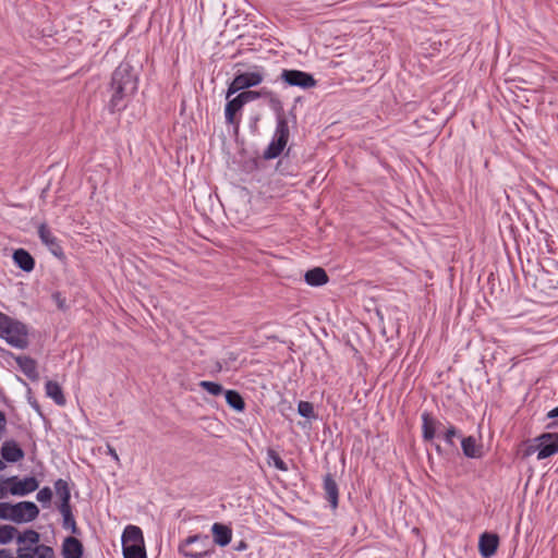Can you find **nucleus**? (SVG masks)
<instances>
[{
  "label": "nucleus",
  "mask_w": 558,
  "mask_h": 558,
  "mask_svg": "<svg viewBox=\"0 0 558 558\" xmlns=\"http://www.w3.org/2000/svg\"><path fill=\"white\" fill-rule=\"evenodd\" d=\"M39 515V508L33 501H19L16 504L0 502V519L15 524L29 523Z\"/></svg>",
  "instance_id": "obj_1"
},
{
  "label": "nucleus",
  "mask_w": 558,
  "mask_h": 558,
  "mask_svg": "<svg viewBox=\"0 0 558 558\" xmlns=\"http://www.w3.org/2000/svg\"><path fill=\"white\" fill-rule=\"evenodd\" d=\"M178 551L185 558H211L215 547L208 535L195 534L183 539L179 544Z\"/></svg>",
  "instance_id": "obj_2"
},
{
  "label": "nucleus",
  "mask_w": 558,
  "mask_h": 558,
  "mask_svg": "<svg viewBox=\"0 0 558 558\" xmlns=\"http://www.w3.org/2000/svg\"><path fill=\"white\" fill-rule=\"evenodd\" d=\"M264 77L265 70L259 65H252L247 71L238 70L233 80L228 85L226 99H229L232 95L240 90L258 86L264 81Z\"/></svg>",
  "instance_id": "obj_3"
},
{
  "label": "nucleus",
  "mask_w": 558,
  "mask_h": 558,
  "mask_svg": "<svg viewBox=\"0 0 558 558\" xmlns=\"http://www.w3.org/2000/svg\"><path fill=\"white\" fill-rule=\"evenodd\" d=\"M121 543L123 558H147L141 527L132 524L125 526L121 536Z\"/></svg>",
  "instance_id": "obj_4"
},
{
  "label": "nucleus",
  "mask_w": 558,
  "mask_h": 558,
  "mask_svg": "<svg viewBox=\"0 0 558 558\" xmlns=\"http://www.w3.org/2000/svg\"><path fill=\"white\" fill-rule=\"evenodd\" d=\"M0 333V338L13 348L25 349L28 345L27 326L9 315H7L5 323L2 324Z\"/></svg>",
  "instance_id": "obj_5"
},
{
  "label": "nucleus",
  "mask_w": 558,
  "mask_h": 558,
  "mask_svg": "<svg viewBox=\"0 0 558 558\" xmlns=\"http://www.w3.org/2000/svg\"><path fill=\"white\" fill-rule=\"evenodd\" d=\"M110 84L137 92L138 73L129 61L123 60L112 72Z\"/></svg>",
  "instance_id": "obj_6"
},
{
  "label": "nucleus",
  "mask_w": 558,
  "mask_h": 558,
  "mask_svg": "<svg viewBox=\"0 0 558 558\" xmlns=\"http://www.w3.org/2000/svg\"><path fill=\"white\" fill-rule=\"evenodd\" d=\"M537 446H530L526 456L537 452V460H544L558 452V433H544L536 438Z\"/></svg>",
  "instance_id": "obj_7"
},
{
  "label": "nucleus",
  "mask_w": 558,
  "mask_h": 558,
  "mask_svg": "<svg viewBox=\"0 0 558 558\" xmlns=\"http://www.w3.org/2000/svg\"><path fill=\"white\" fill-rule=\"evenodd\" d=\"M0 558H56L54 550L51 546L40 545L39 547L17 546L16 556L8 548L0 549Z\"/></svg>",
  "instance_id": "obj_8"
},
{
  "label": "nucleus",
  "mask_w": 558,
  "mask_h": 558,
  "mask_svg": "<svg viewBox=\"0 0 558 558\" xmlns=\"http://www.w3.org/2000/svg\"><path fill=\"white\" fill-rule=\"evenodd\" d=\"M280 80L288 86L300 87L308 89L315 87L317 82L311 73L301 70L283 69L280 74Z\"/></svg>",
  "instance_id": "obj_9"
},
{
  "label": "nucleus",
  "mask_w": 558,
  "mask_h": 558,
  "mask_svg": "<svg viewBox=\"0 0 558 558\" xmlns=\"http://www.w3.org/2000/svg\"><path fill=\"white\" fill-rule=\"evenodd\" d=\"M3 484H8L10 495L12 496H26L39 487V482L34 476H26L21 480L19 476L13 475L3 478Z\"/></svg>",
  "instance_id": "obj_10"
},
{
  "label": "nucleus",
  "mask_w": 558,
  "mask_h": 558,
  "mask_svg": "<svg viewBox=\"0 0 558 558\" xmlns=\"http://www.w3.org/2000/svg\"><path fill=\"white\" fill-rule=\"evenodd\" d=\"M110 99L108 101V110L111 113L120 112L126 108V102L136 90L129 89L123 86L112 85L109 86Z\"/></svg>",
  "instance_id": "obj_11"
},
{
  "label": "nucleus",
  "mask_w": 558,
  "mask_h": 558,
  "mask_svg": "<svg viewBox=\"0 0 558 558\" xmlns=\"http://www.w3.org/2000/svg\"><path fill=\"white\" fill-rule=\"evenodd\" d=\"M38 236L53 256L59 259L65 257L59 239L53 235L47 223L43 222L38 226Z\"/></svg>",
  "instance_id": "obj_12"
},
{
  "label": "nucleus",
  "mask_w": 558,
  "mask_h": 558,
  "mask_svg": "<svg viewBox=\"0 0 558 558\" xmlns=\"http://www.w3.org/2000/svg\"><path fill=\"white\" fill-rule=\"evenodd\" d=\"M422 420V438L424 441H433L436 437L437 429L442 426L441 422L435 418L430 412L424 411L421 414Z\"/></svg>",
  "instance_id": "obj_13"
},
{
  "label": "nucleus",
  "mask_w": 558,
  "mask_h": 558,
  "mask_svg": "<svg viewBox=\"0 0 558 558\" xmlns=\"http://www.w3.org/2000/svg\"><path fill=\"white\" fill-rule=\"evenodd\" d=\"M323 489L325 499L329 502L330 508L336 510L339 504V488L332 474L327 473L324 475Z\"/></svg>",
  "instance_id": "obj_14"
},
{
  "label": "nucleus",
  "mask_w": 558,
  "mask_h": 558,
  "mask_svg": "<svg viewBox=\"0 0 558 558\" xmlns=\"http://www.w3.org/2000/svg\"><path fill=\"white\" fill-rule=\"evenodd\" d=\"M499 537L495 533L484 532L478 539V551L483 558H490L497 551Z\"/></svg>",
  "instance_id": "obj_15"
},
{
  "label": "nucleus",
  "mask_w": 558,
  "mask_h": 558,
  "mask_svg": "<svg viewBox=\"0 0 558 558\" xmlns=\"http://www.w3.org/2000/svg\"><path fill=\"white\" fill-rule=\"evenodd\" d=\"M227 104L225 106V119L228 124L239 125L240 120L236 119V113L241 112L243 107L246 105L241 97L240 94H238L233 98L227 99Z\"/></svg>",
  "instance_id": "obj_16"
},
{
  "label": "nucleus",
  "mask_w": 558,
  "mask_h": 558,
  "mask_svg": "<svg viewBox=\"0 0 558 558\" xmlns=\"http://www.w3.org/2000/svg\"><path fill=\"white\" fill-rule=\"evenodd\" d=\"M0 454L3 461L15 463L22 460L25 456L24 450L17 445L15 440H5L0 448Z\"/></svg>",
  "instance_id": "obj_17"
},
{
  "label": "nucleus",
  "mask_w": 558,
  "mask_h": 558,
  "mask_svg": "<svg viewBox=\"0 0 558 558\" xmlns=\"http://www.w3.org/2000/svg\"><path fill=\"white\" fill-rule=\"evenodd\" d=\"M211 533L214 537V544H217L220 547H226L231 543L232 530L228 525L216 522L211 526Z\"/></svg>",
  "instance_id": "obj_18"
},
{
  "label": "nucleus",
  "mask_w": 558,
  "mask_h": 558,
  "mask_svg": "<svg viewBox=\"0 0 558 558\" xmlns=\"http://www.w3.org/2000/svg\"><path fill=\"white\" fill-rule=\"evenodd\" d=\"M84 553L83 544L73 536L64 538L62 544L63 558H82Z\"/></svg>",
  "instance_id": "obj_19"
},
{
  "label": "nucleus",
  "mask_w": 558,
  "mask_h": 558,
  "mask_svg": "<svg viewBox=\"0 0 558 558\" xmlns=\"http://www.w3.org/2000/svg\"><path fill=\"white\" fill-rule=\"evenodd\" d=\"M14 264L23 271L31 272L35 267V259L25 248H17L12 255Z\"/></svg>",
  "instance_id": "obj_20"
},
{
  "label": "nucleus",
  "mask_w": 558,
  "mask_h": 558,
  "mask_svg": "<svg viewBox=\"0 0 558 558\" xmlns=\"http://www.w3.org/2000/svg\"><path fill=\"white\" fill-rule=\"evenodd\" d=\"M39 542H40V534L37 531H35L33 529H27L23 532L19 531V535L16 537V543L19 546L31 547V548L39 547L41 545Z\"/></svg>",
  "instance_id": "obj_21"
},
{
  "label": "nucleus",
  "mask_w": 558,
  "mask_h": 558,
  "mask_svg": "<svg viewBox=\"0 0 558 558\" xmlns=\"http://www.w3.org/2000/svg\"><path fill=\"white\" fill-rule=\"evenodd\" d=\"M461 447L466 458L477 459L482 457V446L477 445L474 436L461 437Z\"/></svg>",
  "instance_id": "obj_22"
},
{
  "label": "nucleus",
  "mask_w": 558,
  "mask_h": 558,
  "mask_svg": "<svg viewBox=\"0 0 558 558\" xmlns=\"http://www.w3.org/2000/svg\"><path fill=\"white\" fill-rule=\"evenodd\" d=\"M54 490L60 499L58 508H68L71 506V490L69 483L65 480L59 478L54 482Z\"/></svg>",
  "instance_id": "obj_23"
},
{
  "label": "nucleus",
  "mask_w": 558,
  "mask_h": 558,
  "mask_svg": "<svg viewBox=\"0 0 558 558\" xmlns=\"http://www.w3.org/2000/svg\"><path fill=\"white\" fill-rule=\"evenodd\" d=\"M305 282L311 287H320L328 282L327 272L320 268L315 267L305 272Z\"/></svg>",
  "instance_id": "obj_24"
},
{
  "label": "nucleus",
  "mask_w": 558,
  "mask_h": 558,
  "mask_svg": "<svg viewBox=\"0 0 558 558\" xmlns=\"http://www.w3.org/2000/svg\"><path fill=\"white\" fill-rule=\"evenodd\" d=\"M287 144V142L272 136L270 143L263 153V158L265 160L278 158L283 153Z\"/></svg>",
  "instance_id": "obj_25"
},
{
  "label": "nucleus",
  "mask_w": 558,
  "mask_h": 558,
  "mask_svg": "<svg viewBox=\"0 0 558 558\" xmlns=\"http://www.w3.org/2000/svg\"><path fill=\"white\" fill-rule=\"evenodd\" d=\"M47 397L51 398L56 404L62 407L66 403L61 386L54 380H47L45 385Z\"/></svg>",
  "instance_id": "obj_26"
},
{
  "label": "nucleus",
  "mask_w": 558,
  "mask_h": 558,
  "mask_svg": "<svg viewBox=\"0 0 558 558\" xmlns=\"http://www.w3.org/2000/svg\"><path fill=\"white\" fill-rule=\"evenodd\" d=\"M16 363L20 369L23 372V374L27 376L31 380H36L38 378L35 360H33L29 356H19L16 359Z\"/></svg>",
  "instance_id": "obj_27"
},
{
  "label": "nucleus",
  "mask_w": 558,
  "mask_h": 558,
  "mask_svg": "<svg viewBox=\"0 0 558 558\" xmlns=\"http://www.w3.org/2000/svg\"><path fill=\"white\" fill-rule=\"evenodd\" d=\"M60 513L62 514V527L64 530H70L72 534L80 535L81 531L76 525L75 518L72 512V507L58 508Z\"/></svg>",
  "instance_id": "obj_28"
},
{
  "label": "nucleus",
  "mask_w": 558,
  "mask_h": 558,
  "mask_svg": "<svg viewBox=\"0 0 558 558\" xmlns=\"http://www.w3.org/2000/svg\"><path fill=\"white\" fill-rule=\"evenodd\" d=\"M225 398L227 404L236 412H243L245 410V401L239 391L229 389L225 391Z\"/></svg>",
  "instance_id": "obj_29"
},
{
  "label": "nucleus",
  "mask_w": 558,
  "mask_h": 558,
  "mask_svg": "<svg viewBox=\"0 0 558 558\" xmlns=\"http://www.w3.org/2000/svg\"><path fill=\"white\" fill-rule=\"evenodd\" d=\"M288 143L290 136L289 123L286 116L276 118V129L274 135Z\"/></svg>",
  "instance_id": "obj_30"
},
{
  "label": "nucleus",
  "mask_w": 558,
  "mask_h": 558,
  "mask_svg": "<svg viewBox=\"0 0 558 558\" xmlns=\"http://www.w3.org/2000/svg\"><path fill=\"white\" fill-rule=\"evenodd\" d=\"M19 530L11 524L0 525V545H7L14 538L16 539Z\"/></svg>",
  "instance_id": "obj_31"
},
{
  "label": "nucleus",
  "mask_w": 558,
  "mask_h": 558,
  "mask_svg": "<svg viewBox=\"0 0 558 558\" xmlns=\"http://www.w3.org/2000/svg\"><path fill=\"white\" fill-rule=\"evenodd\" d=\"M267 461L272 464L277 470L287 472L289 470L288 464L281 459L279 453L274 449L267 450Z\"/></svg>",
  "instance_id": "obj_32"
},
{
  "label": "nucleus",
  "mask_w": 558,
  "mask_h": 558,
  "mask_svg": "<svg viewBox=\"0 0 558 558\" xmlns=\"http://www.w3.org/2000/svg\"><path fill=\"white\" fill-rule=\"evenodd\" d=\"M458 437V438H461L462 437V433L460 429H458L454 425H452L451 423H448V427L445 429L444 432V440L445 442L451 447V448H456V442H454V438Z\"/></svg>",
  "instance_id": "obj_33"
},
{
  "label": "nucleus",
  "mask_w": 558,
  "mask_h": 558,
  "mask_svg": "<svg viewBox=\"0 0 558 558\" xmlns=\"http://www.w3.org/2000/svg\"><path fill=\"white\" fill-rule=\"evenodd\" d=\"M198 386L205 391H207L209 395L215 397L220 396L226 391L222 385L216 381L202 380L198 383Z\"/></svg>",
  "instance_id": "obj_34"
},
{
  "label": "nucleus",
  "mask_w": 558,
  "mask_h": 558,
  "mask_svg": "<svg viewBox=\"0 0 558 558\" xmlns=\"http://www.w3.org/2000/svg\"><path fill=\"white\" fill-rule=\"evenodd\" d=\"M298 413L305 418L308 420H315L317 418V415L314 410L313 403L308 401H300L298 403Z\"/></svg>",
  "instance_id": "obj_35"
},
{
  "label": "nucleus",
  "mask_w": 558,
  "mask_h": 558,
  "mask_svg": "<svg viewBox=\"0 0 558 558\" xmlns=\"http://www.w3.org/2000/svg\"><path fill=\"white\" fill-rule=\"evenodd\" d=\"M268 106L274 111L276 118L286 116L282 101L278 97L277 94L271 96L270 99H268Z\"/></svg>",
  "instance_id": "obj_36"
},
{
  "label": "nucleus",
  "mask_w": 558,
  "mask_h": 558,
  "mask_svg": "<svg viewBox=\"0 0 558 558\" xmlns=\"http://www.w3.org/2000/svg\"><path fill=\"white\" fill-rule=\"evenodd\" d=\"M51 498H52V490L49 486L43 487L41 489L38 490V493L36 495V499L40 504H43V506L49 505L51 501Z\"/></svg>",
  "instance_id": "obj_37"
},
{
  "label": "nucleus",
  "mask_w": 558,
  "mask_h": 558,
  "mask_svg": "<svg viewBox=\"0 0 558 558\" xmlns=\"http://www.w3.org/2000/svg\"><path fill=\"white\" fill-rule=\"evenodd\" d=\"M240 92H241L240 95L243 98L245 104L254 101L259 98L257 90L244 89V90H240Z\"/></svg>",
  "instance_id": "obj_38"
},
{
  "label": "nucleus",
  "mask_w": 558,
  "mask_h": 558,
  "mask_svg": "<svg viewBox=\"0 0 558 558\" xmlns=\"http://www.w3.org/2000/svg\"><path fill=\"white\" fill-rule=\"evenodd\" d=\"M547 417L548 418H558V405L554 409H551L548 413H547ZM556 426H558V422H553V423H549L547 424V428H555Z\"/></svg>",
  "instance_id": "obj_39"
},
{
  "label": "nucleus",
  "mask_w": 558,
  "mask_h": 558,
  "mask_svg": "<svg viewBox=\"0 0 558 558\" xmlns=\"http://www.w3.org/2000/svg\"><path fill=\"white\" fill-rule=\"evenodd\" d=\"M52 298L57 302L59 308L65 310V299L61 296L60 292L53 293Z\"/></svg>",
  "instance_id": "obj_40"
},
{
  "label": "nucleus",
  "mask_w": 558,
  "mask_h": 558,
  "mask_svg": "<svg viewBox=\"0 0 558 558\" xmlns=\"http://www.w3.org/2000/svg\"><path fill=\"white\" fill-rule=\"evenodd\" d=\"M257 94L259 95V98H266L267 100L271 98V96H274L276 93H274L272 90L266 88V87H263L260 89L257 90Z\"/></svg>",
  "instance_id": "obj_41"
},
{
  "label": "nucleus",
  "mask_w": 558,
  "mask_h": 558,
  "mask_svg": "<svg viewBox=\"0 0 558 558\" xmlns=\"http://www.w3.org/2000/svg\"><path fill=\"white\" fill-rule=\"evenodd\" d=\"M10 494L8 484H3V478L0 480V499L5 498Z\"/></svg>",
  "instance_id": "obj_42"
},
{
  "label": "nucleus",
  "mask_w": 558,
  "mask_h": 558,
  "mask_svg": "<svg viewBox=\"0 0 558 558\" xmlns=\"http://www.w3.org/2000/svg\"><path fill=\"white\" fill-rule=\"evenodd\" d=\"M216 369H217V372H221L222 369H228V362L227 361H218L216 363Z\"/></svg>",
  "instance_id": "obj_43"
},
{
  "label": "nucleus",
  "mask_w": 558,
  "mask_h": 558,
  "mask_svg": "<svg viewBox=\"0 0 558 558\" xmlns=\"http://www.w3.org/2000/svg\"><path fill=\"white\" fill-rule=\"evenodd\" d=\"M236 359H238V355L234 352H229L227 359H225L223 361L228 362V367H229L230 363L236 361Z\"/></svg>",
  "instance_id": "obj_44"
},
{
  "label": "nucleus",
  "mask_w": 558,
  "mask_h": 558,
  "mask_svg": "<svg viewBox=\"0 0 558 558\" xmlns=\"http://www.w3.org/2000/svg\"><path fill=\"white\" fill-rule=\"evenodd\" d=\"M108 453L111 456L113 460L119 461V456L114 448L108 446Z\"/></svg>",
  "instance_id": "obj_45"
},
{
  "label": "nucleus",
  "mask_w": 558,
  "mask_h": 558,
  "mask_svg": "<svg viewBox=\"0 0 558 558\" xmlns=\"http://www.w3.org/2000/svg\"><path fill=\"white\" fill-rule=\"evenodd\" d=\"M29 404L32 405V408L34 410H36L38 413H40V405L38 404V402L36 400H29Z\"/></svg>",
  "instance_id": "obj_46"
},
{
  "label": "nucleus",
  "mask_w": 558,
  "mask_h": 558,
  "mask_svg": "<svg viewBox=\"0 0 558 558\" xmlns=\"http://www.w3.org/2000/svg\"><path fill=\"white\" fill-rule=\"evenodd\" d=\"M434 446H435V450H436L439 454H441V453H442V449H441L440 445L435 444Z\"/></svg>",
  "instance_id": "obj_47"
},
{
  "label": "nucleus",
  "mask_w": 558,
  "mask_h": 558,
  "mask_svg": "<svg viewBox=\"0 0 558 558\" xmlns=\"http://www.w3.org/2000/svg\"><path fill=\"white\" fill-rule=\"evenodd\" d=\"M5 469V463L0 459V472Z\"/></svg>",
  "instance_id": "obj_48"
}]
</instances>
